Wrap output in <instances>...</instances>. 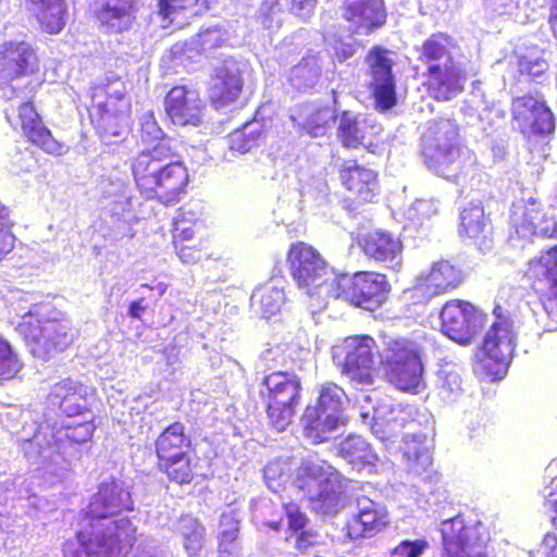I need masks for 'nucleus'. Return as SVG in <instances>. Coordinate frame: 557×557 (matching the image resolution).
I'll return each mask as SVG.
<instances>
[{
    "label": "nucleus",
    "instance_id": "obj_1",
    "mask_svg": "<svg viewBox=\"0 0 557 557\" xmlns=\"http://www.w3.org/2000/svg\"><path fill=\"white\" fill-rule=\"evenodd\" d=\"M134 510L128 488L117 479L101 482L79 511L74 542L62 544L63 557H122L136 542V527L129 518L101 520Z\"/></svg>",
    "mask_w": 557,
    "mask_h": 557
},
{
    "label": "nucleus",
    "instance_id": "obj_2",
    "mask_svg": "<svg viewBox=\"0 0 557 557\" xmlns=\"http://www.w3.org/2000/svg\"><path fill=\"white\" fill-rule=\"evenodd\" d=\"M139 132L144 141L161 140L131 158L129 170L135 190L146 201L163 206L178 203L188 193V166L172 145L163 140L165 134L152 114L144 117Z\"/></svg>",
    "mask_w": 557,
    "mask_h": 557
},
{
    "label": "nucleus",
    "instance_id": "obj_3",
    "mask_svg": "<svg viewBox=\"0 0 557 557\" xmlns=\"http://www.w3.org/2000/svg\"><path fill=\"white\" fill-rule=\"evenodd\" d=\"M16 331L29 354L48 361L67 350L78 338L73 321L51 304H36L21 318Z\"/></svg>",
    "mask_w": 557,
    "mask_h": 557
},
{
    "label": "nucleus",
    "instance_id": "obj_4",
    "mask_svg": "<svg viewBox=\"0 0 557 557\" xmlns=\"http://www.w3.org/2000/svg\"><path fill=\"white\" fill-rule=\"evenodd\" d=\"M191 446V437L181 421L171 422L154 438L156 468L170 483L191 485L202 476L201 458L190 450Z\"/></svg>",
    "mask_w": 557,
    "mask_h": 557
},
{
    "label": "nucleus",
    "instance_id": "obj_5",
    "mask_svg": "<svg viewBox=\"0 0 557 557\" xmlns=\"http://www.w3.org/2000/svg\"><path fill=\"white\" fill-rule=\"evenodd\" d=\"M458 139V123L445 117L430 120L421 137V156L426 166L450 181L462 174L466 164Z\"/></svg>",
    "mask_w": 557,
    "mask_h": 557
},
{
    "label": "nucleus",
    "instance_id": "obj_6",
    "mask_svg": "<svg viewBox=\"0 0 557 557\" xmlns=\"http://www.w3.org/2000/svg\"><path fill=\"white\" fill-rule=\"evenodd\" d=\"M375 349L376 342L368 334L346 336L333 347V360L352 388L364 392L374 386L379 375Z\"/></svg>",
    "mask_w": 557,
    "mask_h": 557
},
{
    "label": "nucleus",
    "instance_id": "obj_7",
    "mask_svg": "<svg viewBox=\"0 0 557 557\" xmlns=\"http://www.w3.org/2000/svg\"><path fill=\"white\" fill-rule=\"evenodd\" d=\"M261 386L259 395L270 426L285 431L301 401L300 379L288 371H273L262 377Z\"/></svg>",
    "mask_w": 557,
    "mask_h": 557
},
{
    "label": "nucleus",
    "instance_id": "obj_8",
    "mask_svg": "<svg viewBox=\"0 0 557 557\" xmlns=\"http://www.w3.org/2000/svg\"><path fill=\"white\" fill-rule=\"evenodd\" d=\"M345 391L336 383L319 386L315 403L307 405L300 417L304 436L318 445L330 440L331 434L345 423Z\"/></svg>",
    "mask_w": 557,
    "mask_h": 557
},
{
    "label": "nucleus",
    "instance_id": "obj_9",
    "mask_svg": "<svg viewBox=\"0 0 557 557\" xmlns=\"http://www.w3.org/2000/svg\"><path fill=\"white\" fill-rule=\"evenodd\" d=\"M500 310L499 306L495 307L497 319L486 332L475 355L481 372L492 381L505 376L516 347L513 321L503 317Z\"/></svg>",
    "mask_w": 557,
    "mask_h": 557
},
{
    "label": "nucleus",
    "instance_id": "obj_10",
    "mask_svg": "<svg viewBox=\"0 0 557 557\" xmlns=\"http://www.w3.org/2000/svg\"><path fill=\"white\" fill-rule=\"evenodd\" d=\"M117 88L108 83L96 89L89 108V119L102 138L117 137L127 128L132 117V103L123 83Z\"/></svg>",
    "mask_w": 557,
    "mask_h": 557
},
{
    "label": "nucleus",
    "instance_id": "obj_11",
    "mask_svg": "<svg viewBox=\"0 0 557 557\" xmlns=\"http://www.w3.org/2000/svg\"><path fill=\"white\" fill-rule=\"evenodd\" d=\"M391 293L386 274L375 271L341 273L331 284V294L356 308L374 310L381 307Z\"/></svg>",
    "mask_w": 557,
    "mask_h": 557
},
{
    "label": "nucleus",
    "instance_id": "obj_12",
    "mask_svg": "<svg viewBox=\"0 0 557 557\" xmlns=\"http://www.w3.org/2000/svg\"><path fill=\"white\" fill-rule=\"evenodd\" d=\"M440 532V557H490V537L480 520L458 513L443 520Z\"/></svg>",
    "mask_w": 557,
    "mask_h": 557
},
{
    "label": "nucleus",
    "instance_id": "obj_13",
    "mask_svg": "<svg viewBox=\"0 0 557 557\" xmlns=\"http://www.w3.org/2000/svg\"><path fill=\"white\" fill-rule=\"evenodd\" d=\"M294 484L317 502L320 509L335 507L343 492V478L327 461L311 458L304 460L295 472Z\"/></svg>",
    "mask_w": 557,
    "mask_h": 557
},
{
    "label": "nucleus",
    "instance_id": "obj_14",
    "mask_svg": "<svg viewBox=\"0 0 557 557\" xmlns=\"http://www.w3.org/2000/svg\"><path fill=\"white\" fill-rule=\"evenodd\" d=\"M525 276L543 309L545 329L557 330V244L529 260Z\"/></svg>",
    "mask_w": 557,
    "mask_h": 557
},
{
    "label": "nucleus",
    "instance_id": "obj_15",
    "mask_svg": "<svg viewBox=\"0 0 557 557\" xmlns=\"http://www.w3.org/2000/svg\"><path fill=\"white\" fill-rule=\"evenodd\" d=\"M286 261L297 287L307 295L318 294L331 278L329 263L321 252L308 243H293L287 250Z\"/></svg>",
    "mask_w": 557,
    "mask_h": 557
},
{
    "label": "nucleus",
    "instance_id": "obj_16",
    "mask_svg": "<svg viewBox=\"0 0 557 557\" xmlns=\"http://www.w3.org/2000/svg\"><path fill=\"white\" fill-rule=\"evenodd\" d=\"M41 71L38 48L25 39L0 42V89L15 92L14 82L36 76Z\"/></svg>",
    "mask_w": 557,
    "mask_h": 557
},
{
    "label": "nucleus",
    "instance_id": "obj_17",
    "mask_svg": "<svg viewBox=\"0 0 557 557\" xmlns=\"http://www.w3.org/2000/svg\"><path fill=\"white\" fill-rule=\"evenodd\" d=\"M391 50L375 45L368 51L364 61L368 66V89L377 111L385 112L393 109L398 101L397 81L394 74L395 62L391 58Z\"/></svg>",
    "mask_w": 557,
    "mask_h": 557
},
{
    "label": "nucleus",
    "instance_id": "obj_18",
    "mask_svg": "<svg viewBox=\"0 0 557 557\" xmlns=\"http://www.w3.org/2000/svg\"><path fill=\"white\" fill-rule=\"evenodd\" d=\"M442 332L460 345L470 344L484 329L487 315L466 300L446 301L441 310Z\"/></svg>",
    "mask_w": 557,
    "mask_h": 557
},
{
    "label": "nucleus",
    "instance_id": "obj_19",
    "mask_svg": "<svg viewBox=\"0 0 557 557\" xmlns=\"http://www.w3.org/2000/svg\"><path fill=\"white\" fill-rule=\"evenodd\" d=\"M5 117L13 128L20 127L26 140L39 147L45 152L61 156L65 151L63 144L58 141L51 131L44 124L34 102L24 101L15 108L5 110Z\"/></svg>",
    "mask_w": 557,
    "mask_h": 557
},
{
    "label": "nucleus",
    "instance_id": "obj_20",
    "mask_svg": "<svg viewBox=\"0 0 557 557\" xmlns=\"http://www.w3.org/2000/svg\"><path fill=\"white\" fill-rule=\"evenodd\" d=\"M186 222L180 211L174 220L173 247L183 263L195 264L211 256L209 239L205 225L198 219L191 220L190 225Z\"/></svg>",
    "mask_w": 557,
    "mask_h": 557
},
{
    "label": "nucleus",
    "instance_id": "obj_21",
    "mask_svg": "<svg viewBox=\"0 0 557 557\" xmlns=\"http://www.w3.org/2000/svg\"><path fill=\"white\" fill-rule=\"evenodd\" d=\"M511 115L519 131L528 137L552 134L555 119L550 109L533 95L517 97L511 103Z\"/></svg>",
    "mask_w": 557,
    "mask_h": 557
},
{
    "label": "nucleus",
    "instance_id": "obj_22",
    "mask_svg": "<svg viewBox=\"0 0 557 557\" xmlns=\"http://www.w3.org/2000/svg\"><path fill=\"white\" fill-rule=\"evenodd\" d=\"M423 76L428 95L438 102L450 101L459 96L467 82L466 70L455 60L428 66Z\"/></svg>",
    "mask_w": 557,
    "mask_h": 557
},
{
    "label": "nucleus",
    "instance_id": "obj_23",
    "mask_svg": "<svg viewBox=\"0 0 557 557\" xmlns=\"http://www.w3.org/2000/svg\"><path fill=\"white\" fill-rule=\"evenodd\" d=\"M336 135L342 147L345 149H363L370 154H379L380 152L379 127L350 111L339 113Z\"/></svg>",
    "mask_w": 557,
    "mask_h": 557
},
{
    "label": "nucleus",
    "instance_id": "obj_24",
    "mask_svg": "<svg viewBox=\"0 0 557 557\" xmlns=\"http://www.w3.org/2000/svg\"><path fill=\"white\" fill-rule=\"evenodd\" d=\"M548 221L547 212L543 203L536 198H529L513 203L509 215L508 239L516 245H524L532 240L534 235Z\"/></svg>",
    "mask_w": 557,
    "mask_h": 557
},
{
    "label": "nucleus",
    "instance_id": "obj_25",
    "mask_svg": "<svg viewBox=\"0 0 557 557\" xmlns=\"http://www.w3.org/2000/svg\"><path fill=\"white\" fill-rule=\"evenodd\" d=\"M163 108L176 126H198L202 122L205 103L197 90L185 85H175L166 92Z\"/></svg>",
    "mask_w": 557,
    "mask_h": 557
},
{
    "label": "nucleus",
    "instance_id": "obj_26",
    "mask_svg": "<svg viewBox=\"0 0 557 557\" xmlns=\"http://www.w3.org/2000/svg\"><path fill=\"white\" fill-rule=\"evenodd\" d=\"M338 180L358 203L373 202L380 191L379 172L357 159L345 160L341 164Z\"/></svg>",
    "mask_w": 557,
    "mask_h": 557
},
{
    "label": "nucleus",
    "instance_id": "obj_27",
    "mask_svg": "<svg viewBox=\"0 0 557 557\" xmlns=\"http://www.w3.org/2000/svg\"><path fill=\"white\" fill-rule=\"evenodd\" d=\"M137 0H101L92 17L107 35L128 32L137 20Z\"/></svg>",
    "mask_w": 557,
    "mask_h": 557
},
{
    "label": "nucleus",
    "instance_id": "obj_28",
    "mask_svg": "<svg viewBox=\"0 0 557 557\" xmlns=\"http://www.w3.org/2000/svg\"><path fill=\"white\" fill-rule=\"evenodd\" d=\"M92 392L81 381L64 377L54 383L49 393L48 400L66 417H77L90 410Z\"/></svg>",
    "mask_w": 557,
    "mask_h": 557
},
{
    "label": "nucleus",
    "instance_id": "obj_29",
    "mask_svg": "<svg viewBox=\"0 0 557 557\" xmlns=\"http://www.w3.org/2000/svg\"><path fill=\"white\" fill-rule=\"evenodd\" d=\"M359 247L369 260L386 264L392 270H398L401 265L404 243L391 232H368L359 239Z\"/></svg>",
    "mask_w": 557,
    "mask_h": 557
},
{
    "label": "nucleus",
    "instance_id": "obj_30",
    "mask_svg": "<svg viewBox=\"0 0 557 557\" xmlns=\"http://www.w3.org/2000/svg\"><path fill=\"white\" fill-rule=\"evenodd\" d=\"M341 10L343 18L355 33L363 30L367 35L371 34L387 21L384 0H343Z\"/></svg>",
    "mask_w": 557,
    "mask_h": 557
},
{
    "label": "nucleus",
    "instance_id": "obj_31",
    "mask_svg": "<svg viewBox=\"0 0 557 557\" xmlns=\"http://www.w3.org/2000/svg\"><path fill=\"white\" fill-rule=\"evenodd\" d=\"M388 515L376 503L366 499V504L359 502L357 513L352 515L344 527V536L348 541H357L373 537L388 525Z\"/></svg>",
    "mask_w": 557,
    "mask_h": 557
},
{
    "label": "nucleus",
    "instance_id": "obj_32",
    "mask_svg": "<svg viewBox=\"0 0 557 557\" xmlns=\"http://www.w3.org/2000/svg\"><path fill=\"white\" fill-rule=\"evenodd\" d=\"M243 90V78L236 66L222 65L211 76L209 99L219 108L234 102Z\"/></svg>",
    "mask_w": 557,
    "mask_h": 557
},
{
    "label": "nucleus",
    "instance_id": "obj_33",
    "mask_svg": "<svg viewBox=\"0 0 557 557\" xmlns=\"http://www.w3.org/2000/svg\"><path fill=\"white\" fill-rule=\"evenodd\" d=\"M382 370L386 380L399 391L417 394L424 387L422 355Z\"/></svg>",
    "mask_w": 557,
    "mask_h": 557
},
{
    "label": "nucleus",
    "instance_id": "obj_34",
    "mask_svg": "<svg viewBox=\"0 0 557 557\" xmlns=\"http://www.w3.org/2000/svg\"><path fill=\"white\" fill-rule=\"evenodd\" d=\"M382 370L386 380L399 391L417 394L424 387L422 355Z\"/></svg>",
    "mask_w": 557,
    "mask_h": 557
},
{
    "label": "nucleus",
    "instance_id": "obj_35",
    "mask_svg": "<svg viewBox=\"0 0 557 557\" xmlns=\"http://www.w3.org/2000/svg\"><path fill=\"white\" fill-rule=\"evenodd\" d=\"M424 277L432 293L441 296L458 289L463 284L466 274L456 262L441 259L432 264Z\"/></svg>",
    "mask_w": 557,
    "mask_h": 557
},
{
    "label": "nucleus",
    "instance_id": "obj_36",
    "mask_svg": "<svg viewBox=\"0 0 557 557\" xmlns=\"http://www.w3.org/2000/svg\"><path fill=\"white\" fill-rule=\"evenodd\" d=\"M40 29L49 35H57L66 24L67 5L65 0H26Z\"/></svg>",
    "mask_w": 557,
    "mask_h": 557
},
{
    "label": "nucleus",
    "instance_id": "obj_37",
    "mask_svg": "<svg viewBox=\"0 0 557 557\" xmlns=\"http://www.w3.org/2000/svg\"><path fill=\"white\" fill-rule=\"evenodd\" d=\"M214 0H157L156 13L166 26L180 24L188 16H200L211 9Z\"/></svg>",
    "mask_w": 557,
    "mask_h": 557
},
{
    "label": "nucleus",
    "instance_id": "obj_38",
    "mask_svg": "<svg viewBox=\"0 0 557 557\" xmlns=\"http://www.w3.org/2000/svg\"><path fill=\"white\" fill-rule=\"evenodd\" d=\"M459 234L479 246H485L492 240L493 227L482 206L470 205L462 210Z\"/></svg>",
    "mask_w": 557,
    "mask_h": 557
},
{
    "label": "nucleus",
    "instance_id": "obj_39",
    "mask_svg": "<svg viewBox=\"0 0 557 557\" xmlns=\"http://www.w3.org/2000/svg\"><path fill=\"white\" fill-rule=\"evenodd\" d=\"M421 355L422 349L420 345L411 338L405 336H382V351L380 354V367L382 369Z\"/></svg>",
    "mask_w": 557,
    "mask_h": 557
},
{
    "label": "nucleus",
    "instance_id": "obj_40",
    "mask_svg": "<svg viewBox=\"0 0 557 557\" xmlns=\"http://www.w3.org/2000/svg\"><path fill=\"white\" fill-rule=\"evenodd\" d=\"M459 49L457 40L447 33L437 32L424 39L418 49L419 60L428 66L441 64V60H454L451 53Z\"/></svg>",
    "mask_w": 557,
    "mask_h": 557
},
{
    "label": "nucleus",
    "instance_id": "obj_41",
    "mask_svg": "<svg viewBox=\"0 0 557 557\" xmlns=\"http://www.w3.org/2000/svg\"><path fill=\"white\" fill-rule=\"evenodd\" d=\"M338 455L358 470L373 467L377 461L371 445L357 435H349L339 443Z\"/></svg>",
    "mask_w": 557,
    "mask_h": 557
},
{
    "label": "nucleus",
    "instance_id": "obj_42",
    "mask_svg": "<svg viewBox=\"0 0 557 557\" xmlns=\"http://www.w3.org/2000/svg\"><path fill=\"white\" fill-rule=\"evenodd\" d=\"M251 301L264 319H270L281 311L285 302V293L283 288L276 286L261 285L253 292Z\"/></svg>",
    "mask_w": 557,
    "mask_h": 557
},
{
    "label": "nucleus",
    "instance_id": "obj_43",
    "mask_svg": "<svg viewBox=\"0 0 557 557\" xmlns=\"http://www.w3.org/2000/svg\"><path fill=\"white\" fill-rule=\"evenodd\" d=\"M543 504L549 513L553 531L544 534L541 545L545 557H557V476L550 481Z\"/></svg>",
    "mask_w": 557,
    "mask_h": 557
},
{
    "label": "nucleus",
    "instance_id": "obj_44",
    "mask_svg": "<svg viewBox=\"0 0 557 557\" xmlns=\"http://www.w3.org/2000/svg\"><path fill=\"white\" fill-rule=\"evenodd\" d=\"M412 423H414V420L408 410L404 408L392 409L389 417L379 424L383 432L382 441H388L398 436L407 441L410 434L406 433L405 429Z\"/></svg>",
    "mask_w": 557,
    "mask_h": 557
},
{
    "label": "nucleus",
    "instance_id": "obj_45",
    "mask_svg": "<svg viewBox=\"0 0 557 557\" xmlns=\"http://www.w3.org/2000/svg\"><path fill=\"white\" fill-rule=\"evenodd\" d=\"M94 432L95 424L92 420L69 424L57 432L55 444L62 445L63 443H67L70 445H81L89 442L92 438Z\"/></svg>",
    "mask_w": 557,
    "mask_h": 557
},
{
    "label": "nucleus",
    "instance_id": "obj_46",
    "mask_svg": "<svg viewBox=\"0 0 557 557\" xmlns=\"http://www.w3.org/2000/svg\"><path fill=\"white\" fill-rule=\"evenodd\" d=\"M203 528L196 518L186 517L180 521V533L184 547L191 557L198 556L202 548Z\"/></svg>",
    "mask_w": 557,
    "mask_h": 557
},
{
    "label": "nucleus",
    "instance_id": "obj_47",
    "mask_svg": "<svg viewBox=\"0 0 557 557\" xmlns=\"http://www.w3.org/2000/svg\"><path fill=\"white\" fill-rule=\"evenodd\" d=\"M224 38L215 28L197 33L188 42L187 50L196 54H208L222 47Z\"/></svg>",
    "mask_w": 557,
    "mask_h": 557
},
{
    "label": "nucleus",
    "instance_id": "obj_48",
    "mask_svg": "<svg viewBox=\"0 0 557 557\" xmlns=\"http://www.w3.org/2000/svg\"><path fill=\"white\" fill-rule=\"evenodd\" d=\"M21 369L22 363L12 345L0 336V383L14 379Z\"/></svg>",
    "mask_w": 557,
    "mask_h": 557
},
{
    "label": "nucleus",
    "instance_id": "obj_49",
    "mask_svg": "<svg viewBox=\"0 0 557 557\" xmlns=\"http://www.w3.org/2000/svg\"><path fill=\"white\" fill-rule=\"evenodd\" d=\"M12 226L9 208L0 202V261L14 249L16 238Z\"/></svg>",
    "mask_w": 557,
    "mask_h": 557
},
{
    "label": "nucleus",
    "instance_id": "obj_50",
    "mask_svg": "<svg viewBox=\"0 0 557 557\" xmlns=\"http://www.w3.org/2000/svg\"><path fill=\"white\" fill-rule=\"evenodd\" d=\"M320 77V70L314 63L302 60L292 70V81L299 87H313Z\"/></svg>",
    "mask_w": 557,
    "mask_h": 557
},
{
    "label": "nucleus",
    "instance_id": "obj_51",
    "mask_svg": "<svg viewBox=\"0 0 557 557\" xmlns=\"http://www.w3.org/2000/svg\"><path fill=\"white\" fill-rule=\"evenodd\" d=\"M428 548V542L422 539L404 540L389 552V557H421Z\"/></svg>",
    "mask_w": 557,
    "mask_h": 557
},
{
    "label": "nucleus",
    "instance_id": "obj_52",
    "mask_svg": "<svg viewBox=\"0 0 557 557\" xmlns=\"http://www.w3.org/2000/svg\"><path fill=\"white\" fill-rule=\"evenodd\" d=\"M294 537V547L300 554L309 553L319 543V535L313 529L307 528L290 534Z\"/></svg>",
    "mask_w": 557,
    "mask_h": 557
},
{
    "label": "nucleus",
    "instance_id": "obj_53",
    "mask_svg": "<svg viewBox=\"0 0 557 557\" xmlns=\"http://www.w3.org/2000/svg\"><path fill=\"white\" fill-rule=\"evenodd\" d=\"M284 511L287 517V524L290 534L308 528L310 520L300 510L298 505L286 504L284 505Z\"/></svg>",
    "mask_w": 557,
    "mask_h": 557
},
{
    "label": "nucleus",
    "instance_id": "obj_54",
    "mask_svg": "<svg viewBox=\"0 0 557 557\" xmlns=\"http://www.w3.org/2000/svg\"><path fill=\"white\" fill-rule=\"evenodd\" d=\"M262 139V132H251V133H245L239 132L236 134L233 138V146L232 148L235 150H238L240 152H247L260 145V141Z\"/></svg>",
    "mask_w": 557,
    "mask_h": 557
},
{
    "label": "nucleus",
    "instance_id": "obj_55",
    "mask_svg": "<svg viewBox=\"0 0 557 557\" xmlns=\"http://www.w3.org/2000/svg\"><path fill=\"white\" fill-rule=\"evenodd\" d=\"M436 296L432 293L431 288L428 286V282H425V277L423 281L410 289H408L405 294V297L408 300V305H425L431 297Z\"/></svg>",
    "mask_w": 557,
    "mask_h": 557
},
{
    "label": "nucleus",
    "instance_id": "obj_56",
    "mask_svg": "<svg viewBox=\"0 0 557 557\" xmlns=\"http://www.w3.org/2000/svg\"><path fill=\"white\" fill-rule=\"evenodd\" d=\"M326 114V110H315L306 121L304 127L311 136L317 137L324 134L325 128L327 126Z\"/></svg>",
    "mask_w": 557,
    "mask_h": 557
},
{
    "label": "nucleus",
    "instance_id": "obj_57",
    "mask_svg": "<svg viewBox=\"0 0 557 557\" xmlns=\"http://www.w3.org/2000/svg\"><path fill=\"white\" fill-rule=\"evenodd\" d=\"M317 0H290V12L301 20L308 18L314 11Z\"/></svg>",
    "mask_w": 557,
    "mask_h": 557
},
{
    "label": "nucleus",
    "instance_id": "obj_58",
    "mask_svg": "<svg viewBox=\"0 0 557 557\" xmlns=\"http://www.w3.org/2000/svg\"><path fill=\"white\" fill-rule=\"evenodd\" d=\"M221 524H226L230 529L221 531L220 545L234 542L238 535V522L230 516H222Z\"/></svg>",
    "mask_w": 557,
    "mask_h": 557
},
{
    "label": "nucleus",
    "instance_id": "obj_59",
    "mask_svg": "<svg viewBox=\"0 0 557 557\" xmlns=\"http://www.w3.org/2000/svg\"><path fill=\"white\" fill-rule=\"evenodd\" d=\"M280 12V3L277 0H264L259 11V20L265 27L272 24V16Z\"/></svg>",
    "mask_w": 557,
    "mask_h": 557
},
{
    "label": "nucleus",
    "instance_id": "obj_60",
    "mask_svg": "<svg viewBox=\"0 0 557 557\" xmlns=\"http://www.w3.org/2000/svg\"><path fill=\"white\" fill-rule=\"evenodd\" d=\"M148 309V304L144 297H139L128 305L127 314L135 320H141L143 313Z\"/></svg>",
    "mask_w": 557,
    "mask_h": 557
},
{
    "label": "nucleus",
    "instance_id": "obj_61",
    "mask_svg": "<svg viewBox=\"0 0 557 557\" xmlns=\"http://www.w3.org/2000/svg\"><path fill=\"white\" fill-rule=\"evenodd\" d=\"M264 479L269 486H271L272 482L278 479L283 473V465L280 461L269 462L264 469Z\"/></svg>",
    "mask_w": 557,
    "mask_h": 557
},
{
    "label": "nucleus",
    "instance_id": "obj_62",
    "mask_svg": "<svg viewBox=\"0 0 557 557\" xmlns=\"http://www.w3.org/2000/svg\"><path fill=\"white\" fill-rule=\"evenodd\" d=\"M547 22L554 36L557 38V0H549V14Z\"/></svg>",
    "mask_w": 557,
    "mask_h": 557
},
{
    "label": "nucleus",
    "instance_id": "obj_63",
    "mask_svg": "<svg viewBox=\"0 0 557 557\" xmlns=\"http://www.w3.org/2000/svg\"><path fill=\"white\" fill-rule=\"evenodd\" d=\"M446 383L450 391L460 389V379L458 375L447 374Z\"/></svg>",
    "mask_w": 557,
    "mask_h": 557
},
{
    "label": "nucleus",
    "instance_id": "obj_64",
    "mask_svg": "<svg viewBox=\"0 0 557 557\" xmlns=\"http://www.w3.org/2000/svg\"><path fill=\"white\" fill-rule=\"evenodd\" d=\"M542 235L548 238L557 239V221L550 228H542Z\"/></svg>",
    "mask_w": 557,
    "mask_h": 557
}]
</instances>
